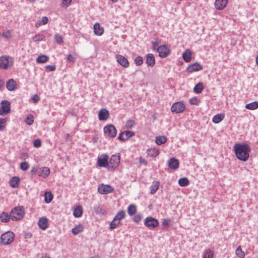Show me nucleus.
<instances>
[{
    "label": "nucleus",
    "mask_w": 258,
    "mask_h": 258,
    "mask_svg": "<svg viewBox=\"0 0 258 258\" xmlns=\"http://www.w3.org/2000/svg\"><path fill=\"white\" fill-rule=\"evenodd\" d=\"M233 150L237 159L242 161L247 160L251 151L249 145L245 143L235 144L233 147Z\"/></svg>",
    "instance_id": "f257e3e1"
},
{
    "label": "nucleus",
    "mask_w": 258,
    "mask_h": 258,
    "mask_svg": "<svg viewBox=\"0 0 258 258\" xmlns=\"http://www.w3.org/2000/svg\"><path fill=\"white\" fill-rule=\"evenodd\" d=\"M10 213L13 221L20 220L25 215V211L22 207H15L12 209Z\"/></svg>",
    "instance_id": "f03ea898"
},
{
    "label": "nucleus",
    "mask_w": 258,
    "mask_h": 258,
    "mask_svg": "<svg viewBox=\"0 0 258 258\" xmlns=\"http://www.w3.org/2000/svg\"><path fill=\"white\" fill-rule=\"evenodd\" d=\"M14 59L12 57L8 55H3L0 57V69H8L13 66Z\"/></svg>",
    "instance_id": "7ed1b4c3"
},
{
    "label": "nucleus",
    "mask_w": 258,
    "mask_h": 258,
    "mask_svg": "<svg viewBox=\"0 0 258 258\" xmlns=\"http://www.w3.org/2000/svg\"><path fill=\"white\" fill-rule=\"evenodd\" d=\"M14 233L11 231H7L1 235V244L3 245H9L14 241Z\"/></svg>",
    "instance_id": "20e7f679"
},
{
    "label": "nucleus",
    "mask_w": 258,
    "mask_h": 258,
    "mask_svg": "<svg viewBox=\"0 0 258 258\" xmlns=\"http://www.w3.org/2000/svg\"><path fill=\"white\" fill-rule=\"evenodd\" d=\"M103 131L105 135L111 138H114L117 134V130L112 124L105 125L103 128Z\"/></svg>",
    "instance_id": "39448f33"
},
{
    "label": "nucleus",
    "mask_w": 258,
    "mask_h": 258,
    "mask_svg": "<svg viewBox=\"0 0 258 258\" xmlns=\"http://www.w3.org/2000/svg\"><path fill=\"white\" fill-rule=\"evenodd\" d=\"M0 115L4 116L9 114L11 111V103L6 100H3L1 102Z\"/></svg>",
    "instance_id": "423d86ee"
},
{
    "label": "nucleus",
    "mask_w": 258,
    "mask_h": 258,
    "mask_svg": "<svg viewBox=\"0 0 258 258\" xmlns=\"http://www.w3.org/2000/svg\"><path fill=\"white\" fill-rule=\"evenodd\" d=\"M159 221L157 219L151 217H147L145 221L144 224L150 229H153L159 225Z\"/></svg>",
    "instance_id": "0eeeda50"
},
{
    "label": "nucleus",
    "mask_w": 258,
    "mask_h": 258,
    "mask_svg": "<svg viewBox=\"0 0 258 258\" xmlns=\"http://www.w3.org/2000/svg\"><path fill=\"white\" fill-rule=\"evenodd\" d=\"M159 53V56L161 58L167 57L170 52L169 48L166 45L159 46L156 50Z\"/></svg>",
    "instance_id": "6e6552de"
},
{
    "label": "nucleus",
    "mask_w": 258,
    "mask_h": 258,
    "mask_svg": "<svg viewBox=\"0 0 258 258\" xmlns=\"http://www.w3.org/2000/svg\"><path fill=\"white\" fill-rule=\"evenodd\" d=\"M185 109V106L182 102H176L172 105L171 111L176 113H179L184 111Z\"/></svg>",
    "instance_id": "1a4fd4ad"
},
{
    "label": "nucleus",
    "mask_w": 258,
    "mask_h": 258,
    "mask_svg": "<svg viewBox=\"0 0 258 258\" xmlns=\"http://www.w3.org/2000/svg\"><path fill=\"white\" fill-rule=\"evenodd\" d=\"M120 161V154L117 153V154L112 155L109 161V164L111 166L112 168H116L119 164Z\"/></svg>",
    "instance_id": "9d476101"
},
{
    "label": "nucleus",
    "mask_w": 258,
    "mask_h": 258,
    "mask_svg": "<svg viewBox=\"0 0 258 258\" xmlns=\"http://www.w3.org/2000/svg\"><path fill=\"white\" fill-rule=\"evenodd\" d=\"M97 165L99 167H107L108 166V157L106 154H102L97 158Z\"/></svg>",
    "instance_id": "9b49d317"
},
{
    "label": "nucleus",
    "mask_w": 258,
    "mask_h": 258,
    "mask_svg": "<svg viewBox=\"0 0 258 258\" xmlns=\"http://www.w3.org/2000/svg\"><path fill=\"white\" fill-rule=\"evenodd\" d=\"M113 190V188L108 185H104L103 184H101L99 185L98 187V191L101 194H107L109 193H111Z\"/></svg>",
    "instance_id": "f8f14e48"
},
{
    "label": "nucleus",
    "mask_w": 258,
    "mask_h": 258,
    "mask_svg": "<svg viewBox=\"0 0 258 258\" xmlns=\"http://www.w3.org/2000/svg\"><path fill=\"white\" fill-rule=\"evenodd\" d=\"M135 135V133L130 131H125L121 132L118 137V139L120 141H125Z\"/></svg>",
    "instance_id": "ddd939ff"
},
{
    "label": "nucleus",
    "mask_w": 258,
    "mask_h": 258,
    "mask_svg": "<svg viewBox=\"0 0 258 258\" xmlns=\"http://www.w3.org/2000/svg\"><path fill=\"white\" fill-rule=\"evenodd\" d=\"M117 61L123 67L127 68L129 66V62L126 58L120 54L116 55Z\"/></svg>",
    "instance_id": "4468645a"
},
{
    "label": "nucleus",
    "mask_w": 258,
    "mask_h": 258,
    "mask_svg": "<svg viewBox=\"0 0 258 258\" xmlns=\"http://www.w3.org/2000/svg\"><path fill=\"white\" fill-rule=\"evenodd\" d=\"M203 69V67L197 62L189 64L186 69L188 72L192 73Z\"/></svg>",
    "instance_id": "2eb2a0df"
},
{
    "label": "nucleus",
    "mask_w": 258,
    "mask_h": 258,
    "mask_svg": "<svg viewBox=\"0 0 258 258\" xmlns=\"http://www.w3.org/2000/svg\"><path fill=\"white\" fill-rule=\"evenodd\" d=\"M109 116L108 111L106 108H102L99 112L98 118L100 120H106Z\"/></svg>",
    "instance_id": "dca6fc26"
},
{
    "label": "nucleus",
    "mask_w": 258,
    "mask_h": 258,
    "mask_svg": "<svg viewBox=\"0 0 258 258\" xmlns=\"http://www.w3.org/2000/svg\"><path fill=\"white\" fill-rule=\"evenodd\" d=\"M228 0H216L215 7L217 10H222L227 6Z\"/></svg>",
    "instance_id": "f3484780"
},
{
    "label": "nucleus",
    "mask_w": 258,
    "mask_h": 258,
    "mask_svg": "<svg viewBox=\"0 0 258 258\" xmlns=\"http://www.w3.org/2000/svg\"><path fill=\"white\" fill-rule=\"evenodd\" d=\"M168 165L171 169L176 170L179 167V162L177 159L172 158L168 161Z\"/></svg>",
    "instance_id": "a211bd4d"
},
{
    "label": "nucleus",
    "mask_w": 258,
    "mask_h": 258,
    "mask_svg": "<svg viewBox=\"0 0 258 258\" xmlns=\"http://www.w3.org/2000/svg\"><path fill=\"white\" fill-rule=\"evenodd\" d=\"M38 224L40 228L45 230L48 227V222L47 218L42 217L38 221Z\"/></svg>",
    "instance_id": "6ab92c4d"
},
{
    "label": "nucleus",
    "mask_w": 258,
    "mask_h": 258,
    "mask_svg": "<svg viewBox=\"0 0 258 258\" xmlns=\"http://www.w3.org/2000/svg\"><path fill=\"white\" fill-rule=\"evenodd\" d=\"M50 174V169L47 167H43L39 169L38 175L44 178L48 176Z\"/></svg>",
    "instance_id": "aec40b11"
},
{
    "label": "nucleus",
    "mask_w": 258,
    "mask_h": 258,
    "mask_svg": "<svg viewBox=\"0 0 258 258\" xmlns=\"http://www.w3.org/2000/svg\"><path fill=\"white\" fill-rule=\"evenodd\" d=\"M146 63L148 67H154L155 63V59L152 53H148L146 55Z\"/></svg>",
    "instance_id": "412c9836"
},
{
    "label": "nucleus",
    "mask_w": 258,
    "mask_h": 258,
    "mask_svg": "<svg viewBox=\"0 0 258 258\" xmlns=\"http://www.w3.org/2000/svg\"><path fill=\"white\" fill-rule=\"evenodd\" d=\"M94 32L95 35L101 36L104 33V29L99 23H96L94 25Z\"/></svg>",
    "instance_id": "4be33fe9"
},
{
    "label": "nucleus",
    "mask_w": 258,
    "mask_h": 258,
    "mask_svg": "<svg viewBox=\"0 0 258 258\" xmlns=\"http://www.w3.org/2000/svg\"><path fill=\"white\" fill-rule=\"evenodd\" d=\"M10 219L12 220L11 213L9 214L7 212H3L0 214V220L2 222L7 223Z\"/></svg>",
    "instance_id": "5701e85b"
},
{
    "label": "nucleus",
    "mask_w": 258,
    "mask_h": 258,
    "mask_svg": "<svg viewBox=\"0 0 258 258\" xmlns=\"http://www.w3.org/2000/svg\"><path fill=\"white\" fill-rule=\"evenodd\" d=\"M6 87L9 91H13L16 88V83L13 79H10L7 83Z\"/></svg>",
    "instance_id": "b1692460"
},
{
    "label": "nucleus",
    "mask_w": 258,
    "mask_h": 258,
    "mask_svg": "<svg viewBox=\"0 0 258 258\" xmlns=\"http://www.w3.org/2000/svg\"><path fill=\"white\" fill-rule=\"evenodd\" d=\"M20 178L17 176H14L11 178L10 181V185L13 188H17L19 186Z\"/></svg>",
    "instance_id": "393cba45"
},
{
    "label": "nucleus",
    "mask_w": 258,
    "mask_h": 258,
    "mask_svg": "<svg viewBox=\"0 0 258 258\" xmlns=\"http://www.w3.org/2000/svg\"><path fill=\"white\" fill-rule=\"evenodd\" d=\"M83 214V208L81 206L79 205L77 206L73 212V215L75 217H80Z\"/></svg>",
    "instance_id": "a878e982"
},
{
    "label": "nucleus",
    "mask_w": 258,
    "mask_h": 258,
    "mask_svg": "<svg viewBox=\"0 0 258 258\" xmlns=\"http://www.w3.org/2000/svg\"><path fill=\"white\" fill-rule=\"evenodd\" d=\"M125 216V211L121 210L119 211L117 214L115 216L113 219L114 221H118L120 222V221L123 219Z\"/></svg>",
    "instance_id": "bb28decb"
},
{
    "label": "nucleus",
    "mask_w": 258,
    "mask_h": 258,
    "mask_svg": "<svg viewBox=\"0 0 258 258\" xmlns=\"http://www.w3.org/2000/svg\"><path fill=\"white\" fill-rule=\"evenodd\" d=\"M224 118V114H217L215 115L212 118V121L214 123H219Z\"/></svg>",
    "instance_id": "cd10ccee"
},
{
    "label": "nucleus",
    "mask_w": 258,
    "mask_h": 258,
    "mask_svg": "<svg viewBox=\"0 0 258 258\" xmlns=\"http://www.w3.org/2000/svg\"><path fill=\"white\" fill-rule=\"evenodd\" d=\"M167 141V138L165 136H159L156 138V143L158 145H161Z\"/></svg>",
    "instance_id": "c85d7f7f"
},
{
    "label": "nucleus",
    "mask_w": 258,
    "mask_h": 258,
    "mask_svg": "<svg viewBox=\"0 0 258 258\" xmlns=\"http://www.w3.org/2000/svg\"><path fill=\"white\" fill-rule=\"evenodd\" d=\"M84 227L82 224H79L72 229V232L74 235H77L83 231Z\"/></svg>",
    "instance_id": "c756f323"
},
{
    "label": "nucleus",
    "mask_w": 258,
    "mask_h": 258,
    "mask_svg": "<svg viewBox=\"0 0 258 258\" xmlns=\"http://www.w3.org/2000/svg\"><path fill=\"white\" fill-rule=\"evenodd\" d=\"M137 212V207L134 204H131L127 207V213L130 216L135 215Z\"/></svg>",
    "instance_id": "7c9ffc66"
},
{
    "label": "nucleus",
    "mask_w": 258,
    "mask_h": 258,
    "mask_svg": "<svg viewBox=\"0 0 258 258\" xmlns=\"http://www.w3.org/2000/svg\"><path fill=\"white\" fill-rule=\"evenodd\" d=\"M147 154L149 156L156 157L159 155V151L155 148H151L147 150Z\"/></svg>",
    "instance_id": "2f4dec72"
},
{
    "label": "nucleus",
    "mask_w": 258,
    "mask_h": 258,
    "mask_svg": "<svg viewBox=\"0 0 258 258\" xmlns=\"http://www.w3.org/2000/svg\"><path fill=\"white\" fill-rule=\"evenodd\" d=\"M48 60V56L45 55H41L37 58L36 61L38 63H44L47 62Z\"/></svg>",
    "instance_id": "473e14b6"
},
{
    "label": "nucleus",
    "mask_w": 258,
    "mask_h": 258,
    "mask_svg": "<svg viewBox=\"0 0 258 258\" xmlns=\"http://www.w3.org/2000/svg\"><path fill=\"white\" fill-rule=\"evenodd\" d=\"M213 251L210 249H207L204 251L202 255V258H213Z\"/></svg>",
    "instance_id": "72a5a7b5"
},
{
    "label": "nucleus",
    "mask_w": 258,
    "mask_h": 258,
    "mask_svg": "<svg viewBox=\"0 0 258 258\" xmlns=\"http://www.w3.org/2000/svg\"><path fill=\"white\" fill-rule=\"evenodd\" d=\"M183 60L186 62H189L191 60V52L188 50H186L182 54Z\"/></svg>",
    "instance_id": "f704fd0d"
},
{
    "label": "nucleus",
    "mask_w": 258,
    "mask_h": 258,
    "mask_svg": "<svg viewBox=\"0 0 258 258\" xmlns=\"http://www.w3.org/2000/svg\"><path fill=\"white\" fill-rule=\"evenodd\" d=\"M245 108L249 110H255L258 108V101H253L251 103L247 104Z\"/></svg>",
    "instance_id": "c9c22d12"
},
{
    "label": "nucleus",
    "mask_w": 258,
    "mask_h": 258,
    "mask_svg": "<svg viewBox=\"0 0 258 258\" xmlns=\"http://www.w3.org/2000/svg\"><path fill=\"white\" fill-rule=\"evenodd\" d=\"M44 201L46 203L48 204L51 202L53 199V196L50 192H45L44 195Z\"/></svg>",
    "instance_id": "e433bc0d"
},
{
    "label": "nucleus",
    "mask_w": 258,
    "mask_h": 258,
    "mask_svg": "<svg viewBox=\"0 0 258 258\" xmlns=\"http://www.w3.org/2000/svg\"><path fill=\"white\" fill-rule=\"evenodd\" d=\"M204 89V86L203 83H199L196 84L194 88V90L198 94L201 93Z\"/></svg>",
    "instance_id": "4c0bfd02"
},
{
    "label": "nucleus",
    "mask_w": 258,
    "mask_h": 258,
    "mask_svg": "<svg viewBox=\"0 0 258 258\" xmlns=\"http://www.w3.org/2000/svg\"><path fill=\"white\" fill-rule=\"evenodd\" d=\"M178 184L180 186H186L189 184V180L186 177L180 178L178 180Z\"/></svg>",
    "instance_id": "58836bf2"
},
{
    "label": "nucleus",
    "mask_w": 258,
    "mask_h": 258,
    "mask_svg": "<svg viewBox=\"0 0 258 258\" xmlns=\"http://www.w3.org/2000/svg\"><path fill=\"white\" fill-rule=\"evenodd\" d=\"M236 254L240 258H244L245 253L242 250L241 246H239L236 249Z\"/></svg>",
    "instance_id": "ea45409f"
},
{
    "label": "nucleus",
    "mask_w": 258,
    "mask_h": 258,
    "mask_svg": "<svg viewBox=\"0 0 258 258\" xmlns=\"http://www.w3.org/2000/svg\"><path fill=\"white\" fill-rule=\"evenodd\" d=\"M159 182H156L155 184H152L150 186V193L152 195H154L156 193L158 189L159 188Z\"/></svg>",
    "instance_id": "a19ab883"
},
{
    "label": "nucleus",
    "mask_w": 258,
    "mask_h": 258,
    "mask_svg": "<svg viewBox=\"0 0 258 258\" xmlns=\"http://www.w3.org/2000/svg\"><path fill=\"white\" fill-rule=\"evenodd\" d=\"M160 41L159 39L155 38L154 41L151 42L152 49L153 50H157V48L159 46V44L160 43Z\"/></svg>",
    "instance_id": "79ce46f5"
},
{
    "label": "nucleus",
    "mask_w": 258,
    "mask_h": 258,
    "mask_svg": "<svg viewBox=\"0 0 258 258\" xmlns=\"http://www.w3.org/2000/svg\"><path fill=\"white\" fill-rule=\"evenodd\" d=\"M54 40L58 44H61L63 42V37L58 34H56L54 35Z\"/></svg>",
    "instance_id": "37998d69"
},
{
    "label": "nucleus",
    "mask_w": 258,
    "mask_h": 258,
    "mask_svg": "<svg viewBox=\"0 0 258 258\" xmlns=\"http://www.w3.org/2000/svg\"><path fill=\"white\" fill-rule=\"evenodd\" d=\"M44 39V36L42 34H38L35 35L33 38L32 40L33 41L37 42L43 40Z\"/></svg>",
    "instance_id": "c03bdc74"
},
{
    "label": "nucleus",
    "mask_w": 258,
    "mask_h": 258,
    "mask_svg": "<svg viewBox=\"0 0 258 258\" xmlns=\"http://www.w3.org/2000/svg\"><path fill=\"white\" fill-rule=\"evenodd\" d=\"M120 224V222L118 221H114V219L110 222L109 224V228L113 230L116 228Z\"/></svg>",
    "instance_id": "a18cd8bd"
},
{
    "label": "nucleus",
    "mask_w": 258,
    "mask_h": 258,
    "mask_svg": "<svg viewBox=\"0 0 258 258\" xmlns=\"http://www.w3.org/2000/svg\"><path fill=\"white\" fill-rule=\"evenodd\" d=\"M200 101H201L199 99L196 97H193L192 98H191V99H190L189 100V103L191 105H198L200 103Z\"/></svg>",
    "instance_id": "49530a36"
},
{
    "label": "nucleus",
    "mask_w": 258,
    "mask_h": 258,
    "mask_svg": "<svg viewBox=\"0 0 258 258\" xmlns=\"http://www.w3.org/2000/svg\"><path fill=\"white\" fill-rule=\"evenodd\" d=\"M34 122L33 116L31 114H29L27 116V118L25 120V122L28 125H31Z\"/></svg>",
    "instance_id": "de8ad7c7"
},
{
    "label": "nucleus",
    "mask_w": 258,
    "mask_h": 258,
    "mask_svg": "<svg viewBox=\"0 0 258 258\" xmlns=\"http://www.w3.org/2000/svg\"><path fill=\"white\" fill-rule=\"evenodd\" d=\"M29 168V164L27 162H23L20 164V169L23 171H26Z\"/></svg>",
    "instance_id": "09e8293b"
},
{
    "label": "nucleus",
    "mask_w": 258,
    "mask_h": 258,
    "mask_svg": "<svg viewBox=\"0 0 258 258\" xmlns=\"http://www.w3.org/2000/svg\"><path fill=\"white\" fill-rule=\"evenodd\" d=\"M7 119L0 118V131H3L6 127V122Z\"/></svg>",
    "instance_id": "8fccbe9b"
},
{
    "label": "nucleus",
    "mask_w": 258,
    "mask_h": 258,
    "mask_svg": "<svg viewBox=\"0 0 258 258\" xmlns=\"http://www.w3.org/2000/svg\"><path fill=\"white\" fill-rule=\"evenodd\" d=\"M171 221V219H164L162 221V225L164 228H167L169 226V223Z\"/></svg>",
    "instance_id": "3c124183"
},
{
    "label": "nucleus",
    "mask_w": 258,
    "mask_h": 258,
    "mask_svg": "<svg viewBox=\"0 0 258 258\" xmlns=\"http://www.w3.org/2000/svg\"><path fill=\"white\" fill-rule=\"evenodd\" d=\"M135 63L138 66H141L143 63V58L141 56H137L135 59Z\"/></svg>",
    "instance_id": "603ef678"
},
{
    "label": "nucleus",
    "mask_w": 258,
    "mask_h": 258,
    "mask_svg": "<svg viewBox=\"0 0 258 258\" xmlns=\"http://www.w3.org/2000/svg\"><path fill=\"white\" fill-rule=\"evenodd\" d=\"M143 218V216L141 213H138L134 217L133 221L138 223L140 222Z\"/></svg>",
    "instance_id": "864d4df0"
},
{
    "label": "nucleus",
    "mask_w": 258,
    "mask_h": 258,
    "mask_svg": "<svg viewBox=\"0 0 258 258\" xmlns=\"http://www.w3.org/2000/svg\"><path fill=\"white\" fill-rule=\"evenodd\" d=\"M2 37L8 39L11 37V32L10 30H8L6 32H4L2 33Z\"/></svg>",
    "instance_id": "5fc2aeb1"
},
{
    "label": "nucleus",
    "mask_w": 258,
    "mask_h": 258,
    "mask_svg": "<svg viewBox=\"0 0 258 258\" xmlns=\"http://www.w3.org/2000/svg\"><path fill=\"white\" fill-rule=\"evenodd\" d=\"M33 145L36 148H39L41 145V141L40 139H35L33 142Z\"/></svg>",
    "instance_id": "6e6d98bb"
},
{
    "label": "nucleus",
    "mask_w": 258,
    "mask_h": 258,
    "mask_svg": "<svg viewBox=\"0 0 258 258\" xmlns=\"http://www.w3.org/2000/svg\"><path fill=\"white\" fill-rule=\"evenodd\" d=\"M38 169H39V168L38 166L32 167V168L31 170V171H30L31 176H33L34 175L36 174V172H38Z\"/></svg>",
    "instance_id": "4d7b16f0"
},
{
    "label": "nucleus",
    "mask_w": 258,
    "mask_h": 258,
    "mask_svg": "<svg viewBox=\"0 0 258 258\" xmlns=\"http://www.w3.org/2000/svg\"><path fill=\"white\" fill-rule=\"evenodd\" d=\"M48 22V19L47 17H43L40 21L39 25H45Z\"/></svg>",
    "instance_id": "13d9d810"
},
{
    "label": "nucleus",
    "mask_w": 258,
    "mask_h": 258,
    "mask_svg": "<svg viewBox=\"0 0 258 258\" xmlns=\"http://www.w3.org/2000/svg\"><path fill=\"white\" fill-rule=\"evenodd\" d=\"M45 68L49 71H54L56 69L55 66L54 65H47L46 66Z\"/></svg>",
    "instance_id": "bf43d9fd"
},
{
    "label": "nucleus",
    "mask_w": 258,
    "mask_h": 258,
    "mask_svg": "<svg viewBox=\"0 0 258 258\" xmlns=\"http://www.w3.org/2000/svg\"><path fill=\"white\" fill-rule=\"evenodd\" d=\"M67 60L70 62H75V58L73 56V55L69 54L67 56Z\"/></svg>",
    "instance_id": "052dcab7"
},
{
    "label": "nucleus",
    "mask_w": 258,
    "mask_h": 258,
    "mask_svg": "<svg viewBox=\"0 0 258 258\" xmlns=\"http://www.w3.org/2000/svg\"><path fill=\"white\" fill-rule=\"evenodd\" d=\"M32 100L35 103H37L39 101L40 97L37 94H35L32 97Z\"/></svg>",
    "instance_id": "680f3d73"
},
{
    "label": "nucleus",
    "mask_w": 258,
    "mask_h": 258,
    "mask_svg": "<svg viewBox=\"0 0 258 258\" xmlns=\"http://www.w3.org/2000/svg\"><path fill=\"white\" fill-rule=\"evenodd\" d=\"M134 122L132 120H128L126 122V126L128 128H131L134 126Z\"/></svg>",
    "instance_id": "e2e57ef3"
},
{
    "label": "nucleus",
    "mask_w": 258,
    "mask_h": 258,
    "mask_svg": "<svg viewBox=\"0 0 258 258\" xmlns=\"http://www.w3.org/2000/svg\"><path fill=\"white\" fill-rule=\"evenodd\" d=\"M4 85V81L0 79V90L3 87Z\"/></svg>",
    "instance_id": "0e129e2a"
},
{
    "label": "nucleus",
    "mask_w": 258,
    "mask_h": 258,
    "mask_svg": "<svg viewBox=\"0 0 258 258\" xmlns=\"http://www.w3.org/2000/svg\"><path fill=\"white\" fill-rule=\"evenodd\" d=\"M99 210H100V208L99 207L95 208V211L96 213H97V214L100 213Z\"/></svg>",
    "instance_id": "69168bd1"
},
{
    "label": "nucleus",
    "mask_w": 258,
    "mask_h": 258,
    "mask_svg": "<svg viewBox=\"0 0 258 258\" xmlns=\"http://www.w3.org/2000/svg\"><path fill=\"white\" fill-rule=\"evenodd\" d=\"M140 163L141 164H146V161L144 160V159H142L141 158L140 159Z\"/></svg>",
    "instance_id": "338daca9"
},
{
    "label": "nucleus",
    "mask_w": 258,
    "mask_h": 258,
    "mask_svg": "<svg viewBox=\"0 0 258 258\" xmlns=\"http://www.w3.org/2000/svg\"><path fill=\"white\" fill-rule=\"evenodd\" d=\"M42 258H51L49 256L47 255L46 254L42 255Z\"/></svg>",
    "instance_id": "774afa93"
}]
</instances>
